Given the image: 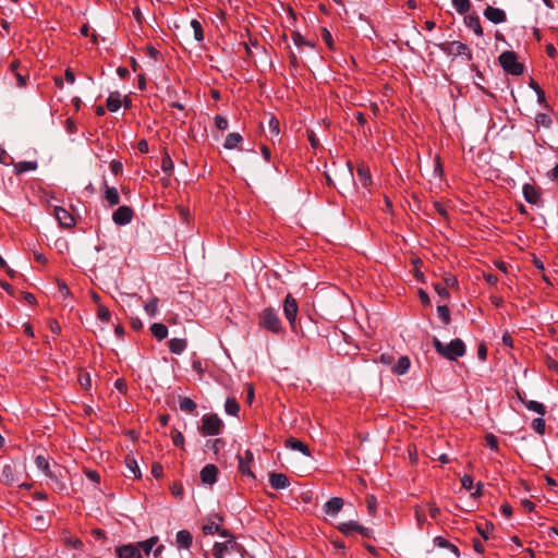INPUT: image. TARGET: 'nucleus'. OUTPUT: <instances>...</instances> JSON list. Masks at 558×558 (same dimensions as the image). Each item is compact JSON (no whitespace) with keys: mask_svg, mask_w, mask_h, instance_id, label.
<instances>
[{"mask_svg":"<svg viewBox=\"0 0 558 558\" xmlns=\"http://www.w3.org/2000/svg\"><path fill=\"white\" fill-rule=\"evenodd\" d=\"M452 4L460 14H465L471 9L470 0H452Z\"/></svg>","mask_w":558,"mask_h":558,"instance_id":"nucleus-36","label":"nucleus"},{"mask_svg":"<svg viewBox=\"0 0 558 558\" xmlns=\"http://www.w3.org/2000/svg\"><path fill=\"white\" fill-rule=\"evenodd\" d=\"M145 310L150 316H154L157 311V300L154 299L150 302H148L145 306Z\"/></svg>","mask_w":558,"mask_h":558,"instance_id":"nucleus-54","label":"nucleus"},{"mask_svg":"<svg viewBox=\"0 0 558 558\" xmlns=\"http://www.w3.org/2000/svg\"><path fill=\"white\" fill-rule=\"evenodd\" d=\"M221 522L222 518L218 514L209 517L207 522L203 525V533L206 535H211L219 532Z\"/></svg>","mask_w":558,"mask_h":558,"instance_id":"nucleus-14","label":"nucleus"},{"mask_svg":"<svg viewBox=\"0 0 558 558\" xmlns=\"http://www.w3.org/2000/svg\"><path fill=\"white\" fill-rule=\"evenodd\" d=\"M292 39L298 47H301L303 45L312 46L311 43L306 41L300 33H293Z\"/></svg>","mask_w":558,"mask_h":558,"instance_id":"nucleus-49","label":"nucleus"},{"mask_svg":"<svg viewBox=\"0 0 558 558\" xmlns=\"http://www.w3.org/2000/svg\"><path fill=\"white\" fill-rule=\"evenodd\" d=\"M158 543V537L157 536H153L148 539H145V541H142V542H137V543H133L134 545L137 546V548L141 549V554L144 553L146 556H148L154 547L156 546V544Z\"/></svg>","mask_w":558,"mask_h":558,"instance_id":"nucleus-24","label":"nucleus"},{"mask_svg":"<svg viewBox=\"0 0 558 558\" xmlns=\"http://www.w3.org/2000/svg\"><path fill=\"white\" fill-rule=\"evenodd\" d=\"M298 313L299 305L296 300L291 294H288L283 301V314L293 331H296Z\"/></svg>","mask_w":558,"mask_h":558,"instance_id":"nucleus-7","label":"nucleus"},{"mask_svg":"<svg viewBox=\"0 0 558 558\" xmlns=\"http://www.w3.org/2000/svg\"><path fill=\"white\" fill-rule=\"evenodd\" d=\"M222 427H223V423L218 417L217 414L204 415L202 417L201 432L204 435H209V436L218 435V434H220Z\"/></svg>","mask_w":558,"mask_h":558,"instance_id":"nucleus-6","label":"nucleus"},{"mask_svg":"<svg viewBox=\"0 0 558 558\" xmlns=\"http://www.w3.org/2000/svg\"><path fill=\"white\" fill-rule=\"evenodd\" d=\"M499 63L511 75H521L524 71L523 64L518 62L517 54L513 51H504L499 56Z\"/></svg>","mask_w":558,"mask_h":558,"instance_id":"nucleus-3","label":"nucleus"},{"mask_svg":"<svg viewBox=\"0 0 558 558\" xmlns=\"http://www.w3.org/2000/svg\"><path fill=\"white\" fill-rule=\"evenodd\" d=\"M125 465L129 472L134 476V478H140L142 476L138 464L133 457L125 458Z\"/></svg>","mask_w":558,"mask_h":558,"instance_id":"nucleus-33","label":"nucleus"},{"mask_svg":"<svg viewBox=\"0 0 558 558\" xmlns=\"http://www.w3.org/2000/svg\"><path fill=\"white\" fill-rule=\"evenodd\" d=\"M434 544H435V546H437L439 548H447V549H449L457 558L460 557L459 548L456 545H453L450 542H448L442 536H436L434 538Z\"/></svg>","mask_w":558,"mask_h":558,"instance_id":"nucleus-26","label":"nucleus"},{"mask_svg":"<svg viewBox=\"0 0 558 558\" xmlns=\"http://www.w3.org/2000/svg\"><path fill=\"white\" fill-rule=\"evenodd\" d=\"M438 47L440 48L441 51H444L448 56H453V57L463 56V57H465V59L468 61L472 60V53H471L470 48L461 41L454 40V41H450V43H442V44H439Z\"/></svg>","mask_w":558,"mask_h":558,"instance_id":"nucleus-5","label":"nucleus"},{"mask_svg":"<svg viewBox=\"0 0 558 558\" xmlns=\"http://www.w3.org/2000/svg\"><path fill=\"white\" fill-rule=\"evenodd\" d=\"M150 331L157 340H163L168 336V328L161 323H155L150 326Z\"/></svg>","mask_w":558,"mask_h":558,"instance_id":"nucleus-29","label":"nucleus"},{"mask_svg":"<svg viewBox=\"0 0 558 558\" xmlns=\"http://www.w3.org/2000/svg\"><path fill=\"white\" fill-rule=\"evenodd\" d=\"M461 484L463 488L471 490L473 488V477L470 475H464L461 478Z\"/></svg>","mask_w":558,"mask_h":558,"instance_id":"nucleus-52","label":"nucleus"},{"mask_svg":"<svg viewBox=\"0 0 558 558\" xmlns=\"http://www.w3.org/2000/svg\"><path fill=\"white\" fill-rule=\"evenodd\" d=\"M105 199L109 206H116L120 203V195L114 186H109L107 181H104Z\"/></svg>","mask_w":558,"mask_h":558,"instance_id":"nucleus-19","label":"nucleus"},{"mask_svg":"<svg viewBox=\"0 0 558 558\" xmlns=\"http://www.w3.org/2000/svg\"><path fill=\"white\" fill-rule=\"evenodd\" d=\"M268 129L270 137H278L280 133V124L277 118L270 117L268 121Z\"/></svg>","mask_w":558,"mask_h":558,"instance_id":"nucleus-38","label":"nucleus"},{"mask_svg":"<svg viewBox=\"0 0 558 558\" xmlns=\"http://www.w3.org/2000/svg\"><path fill=\"white\" fill-rule=\"evenodd\" d=\"M241 545L236 543L235 538L226 539L225 542H217L213 548V556L215 558H229L233 554H238Z\"/></svg>","mask_w":558,"mask_h":558,"instance_id":"nucleus-4","label":"nucleus"},{"mask_svg":"<svg viewBox=\"0 0 558 558\" xmlns=\"http://www.w3.org/2000/svg\"><path fill=\"white\" fill-rule=\"evenodd\" d=\"M269 483L274 489H284L290 485L289 478L283 473H270Z\"/></svg>","mask_w":558,"mask_h":558,"instance_id":"nucleus-17","label":"nucleus"},{"mask_svg":"<svg viewBox=\"0 0 558 558\" xmlns=\"http://www.w3.org/2000/svg\"><path fill=\"white\" fill-rule=\"evenodd\" d=\"M114 387L122 393L126 392V383L124 381V379H117L114 383Z\"/></svg>","mask_w":558,"mask_h":558,"instance_id":"nucleus-59","label":"nucleus"},{"mask_svg":"<svg viewBox=\"0 0 558 558\" xmlns=\"http://www.w3.org/2000/svg\"><path fill=\"white\" fill-rule=\"evenodd\" d=\"M525 407L530 411H533V412H535V413H537L539 415H544L546 413L545 405L543 403L534 401V400L525 402Z\"/></svg>","mask_w":558,"mask_h":558,"instance_id":"nucleus-37","label":"nucleus"},{"mask_svg":"<svg viewBox=\"0 0 558 558\" xmlns=\"http://www.w3.org/2000/svg\"><path fill=\"white\" fill-rule=\"evenodd\" d=\"M110 169L113 174L118 175L119 173L122 172V163L118 160H112L110 162Z\"/></svg>","mask_w":558,"mask_h":558,"instance_id":"nucleus-55","label":"nucleus"},{"mask_svg":"<svg viewBox=\"0 0 558 558\" xmlns=\"http://www.w3.org/2000/svg\"><path fill=\"white\" fill-rule=\"evenodd\" d=\"M259 326L272 333H281L283 326L279 318L277 310L266 307L259 313Z\"/></svg>","mask_w":558,"mask_h":558,"instance_id":"nucleus-2","label":"nucleus"},{"mask_svg":"<svg viewBox=\"0 0 558 558\" xmlns=\"http://www.w3.org/2000/svg\"><path fill=\"white\" fill-rule=\"evenodd\" d=\"M477 356L481 361H485L487 357V348L484 343H481L477 348Z\"/></svg>","mask_w":558,"mask_h":558,"instance_id":"nucleus-58","label":"nucleus"},{"mask_svg":"<svg viewBox=\"0 0 558 558\" xmlns=\"http://www.w3.org/2000/svg\"><path fill=\"white\" fill-rule=\"evenodd\" d=\"M239 469L243 474L253 476L252 471L250 470L248 465L244 462V459L242 457H239Z\"/></svg>","mask_w":558,"mask_h":558,"instance_id":"nucleus-53","label":"nucleus"},{"mask_svg":"<svg viewBox=\"0 0 558 558\" xmlns=\"http://www.w3.org/2000/svg\"><path fill=\"white\" fill-rule=\"evenodd\" d=\"M500 511L506 518H510L512 514V508L509 504H502L500 507Z\"/></svg>","mask_w":558,"mask_h":558,"instance_id":"nucleus-61","label":"nucleus"},{"mask_svg":"<svg viewBox=\"0 0 558 558\" xmlns=\"http://www.w3.org/2000/svg\"><path fill=\"white\" fill-rule=\"evenodd\" d=\"M415 519H416V521H417V525H418L420 527H422V526H423V524H424V523H425V521H426L425 512H424L423 508H422V507H420V506H416V507H415Z\"/></svg>","mask_w":558,"mask_h":558,"instance_id":"nucleus-46","label":"nucleus"},{"mask_svg":"<svg viewBox=\"0 0 558 558\" xmlns=\"http://www.w3.org/2000/svg\"><path fill=\"white\" fill-rule=\"evenodd\" d=\"M215 125L218 130L225 131L229 126L228 120L222 116H216L215 117Z\"/></svg>","mask_w":558,"mask_h":558,"instance_id":"nucleus-47","label":"nucleus"},{"mask_svg":"<svg viewBox=\"0 0 558 558\" xmlns=\"http://www.w3.org/2000/svg\"><path fill=\"white\" fill-rule=\"evenodd\" d=\"M522 192L524 199L532 205H536L541 199L539 192L532 184H524Z\"/></svg>","mask_w":558,"mask_h":558,"instance_id":"nucleus-18","label":"nucleus"},{"mask_svg":"<svg viewBox=\"0 0 558 558\" xmlns=\"http://www.w3.org/2000/svg\"><path fill=\"white\" fill-rule=\"evenodd\" d=\"M14 169L16 173H24L26 171H32L37 169L36 161H20L14 165Z\"/></svg>","mask_w":558,"mask_h":558,"instance_id":"nucleus-35","label":"nucleus"},{"mask_svg":"<svg viewBox=\"0 0 558 558\" xmlns=\"http://www.w3.org/2000/svg\"><path fill=\"white\" fill-rule=\"evenodd\" d=\"M411 366V361L408 356H400L397 364L392 366V372L397 375L405 374Z\"/></svg>","mask_w":558,"mask_h":558,"instance_id":"nucleus-27","label":"nucleus"},{"mask_svg":"<svg viewBox=\"0 0 558 558\" xmlns=\"http://www.w3.org/2000/svg\"><path fill=\"white\" fill-rule=\"evenodd\" d=\"M187 348V340L183 338H172L169 341V350L173 354H181Z\"/></svg>","mask_w":558,"mask_h":558,"instance_id":"nucleus-23","label":"nucleus"},{"mask_svg":"<svg viewBox=\"0 0 558 558\" xmlns=\"http://www.w3.org/2000/svg\"><path fill=\"white\" fill-rule=\"evenodd\" d=\"M444 281L447 287L453 288V287L458 286L457 278L450 274L446 275V277L444 278Z\"/></svg>","mask_w":558,"mask_h":558,"instance_id":"nucleus-57","label":"nucleus"},{"mask_svg":"<svg viewBox=\"0 0 558 558\" xmlns=\"http://www.w3.org/2000/svg\"><path fill=\"white\" fill-rule=\"evenodd\" d=\"M246 556H248V553L241 546L239 553L233 554L229 558H247Z\"/></svg>","mask_w":558,"mask_h":558,"instance_id":"nucleus-64","label":"nucleus"},{"mask_svg":"<svg viewBox=\"0 0 558 558\" xmlns=\"http://www.w3.org/2000/svg\"><path fill=\"white\" fill-rule=\"evenodd\" d=\"M35 464L40 471H43L45 473V475L47 477H49L53 482V484H54L53 488L56 490L64 489V484L61 481H59V474H57L54 471L50 470L49 462L44 456H40V454L37 456L35 459Z\"/></svg>","mask_w":558,"mask_h":558,"instance_id":"nucleus-8","label":"nucleus"},{"mask_svg":"<svg viewBox=\"0 0 558 558\" xmlns=\"http://www.w3.org/2000/svg\"><path fill=\"white\" fill-rule=\"evenodd\" d=\"M78 381H80L81 386L84 389H88L90 387V376H89V374H81L78 376Z\"/></svg>","mask_w":558,"mask_h":558,"instance_id":"nucleus-51","label":"nucleus"},{"mask_svg":"<svg viewBox=\"0 0 558 558\" xmlns=\"http://www.w3.org/2000/svg\"><path fill=\"white\" fill-rule=\"evenodd\" d=\"M177 546L179 548L189 549L193 543V536L187 530H181L177 533Z\"/></svg>","mask_w":558,"mask_h":558,"instance_id":"nucleus-21","label":"nucleus"},{"mask_svg":"<svg viewBox=\"0 0 558 558\" xmlns=\"http://www.w3.org/2000/svg\"><path fill=\"white\" fill-rule=\"evenodd\" d=\"M121 104L122 102H121L120 93L119 92L110 93V95L108 96L107 101H106L107 109L110 112H116L120 109Z\"/></svg>","mask_w":558,"mask_h":558,"instance_id":"nucleus-25","label":"nucleus"},{"mask_svg":"<svg viewBox=\"0 0 558 558\" xmlns=\"http://www.w3.org/2000/svg\"><path fill=\"white\" fill-rule=\"evenodd\" d=\"M65 81L70 84H73L75 82V75L71 69H66L64 72Z\"/></svg>","mask_w":558,"mask_h":558,"instance_id":"nucleus-63","label":"nucleus"},{"mask_svg":"<svg viewBox=\"0 0 558 558\" xmlns=\"http://www.w3.org/2000/svg\"><path fill=\"white\" fill-rule=\"evenodd\" d=\"M179 408L183 412L192 413L196 409V403L189 397H180Z\"/></svg>","mask_w":558,"mask_h":558,"instance_id":"nucleus-32","label":"nucleus"},{"mask_svg":"<svg viewBox=\"0 0 558 558\" xmlns=\"http://www.w3.org/2000/svg\"><path fill=\"white\" fill-rule=\"evenodd\" d=\"M343 499L340 497H332L324 505V511L326 514L335 515L343 508Z\"/></svg>","mask_w":558,"mask_h":558,"instance_id":"nucleus-16","label":"nucleus"},{"mask_svg":"<svg viewBox=\"0 0 558 558\" xmlns=\"http://www.w3.org/2000/svg\"><path fill=\"white\" fill-rule=\"evenodd\" d=\"M54 215L62 227L70 228L74 225V219L72 215L64 208L56 207Z\"/></svg>","mask_w":558,"mask_h":558,"instance_id":"nucleus-20","label":"nucleus"},{"mask_svg":"<svg viewBox=\"0 0 558 558\" xmlns=\"http://www.w3.org/2000/svg\"><path fill=\"white\" fill-rule=\"evenodd\" d=\"M117 558H143L141 549L133 543L116 547Z\"/></svg>","mask_w":558,"mask_h":558,"instance_id":"nucleus-11","label":"nucleus"},{"mask_svg":"<svg viewBox=\"0 0 558 558\" xmlns=\"http://www.w3.org/2000/svg\"><path fill=\"white\" fill-rule=\"evenodd\" d=\"M161 169L163 172L170 173L173 170V161L169 155H166L161 161Z\"/></svg>","mask_w":558,"mask_h":558,"instance_id":"nucleus-45","label":"nucleus"},{"mask_svg":"<svg viewBox=\"0 0 558 558\" xmlns=\"http://www.w3.org/2000/svg\"><path fill=\"white\" fill-rule=\"evenodd\" d=\"M97 317L104 322V323H108L110 320V317H111V314H110V311L104 306V305H100L98 307V311H97Z\"/></svg>","mask_w":558,"mask_h":558,"instance_id":"nucleus-43","label":"nucleus"},{"mask_svg":"<svg viewBox=\"0 0 558 558\" xmlns=\"http://www.w3.org/2000/svg\"><path fill=\"white\" fill-rule=\"evenodd\" d=\"M485 441H486V445L492 449V450H495V451H498L499 447H498V440H497V437L489 433L485 436Z\"/></svg>","mask_w":558,"mask_h":558,"instance_id":"nucleus-44","label":"nucleus"},{"mask_svg":"<svg viewBox=\"0 0 558 558\" xmlns=\"http://www.w3.org/2000/svg\"><path fill=\"white\" fill-rule=\"evenodd\" d=\"M286 447L290 448L292 450H299L304 456H310V449L308 446L305 445L303 441L299 440L298 438L290 437L286 440Z\"/></svg>","mask_w":558,"mask_h":558,"instance_id":"nucleus-22","label":"nucleus"},{"mask_svg":"<svg viewBox=\"0 0 558 558\" xmlns=\"http://www.w3.org/2000/svg\"><path fill=\"white\" fill-rule=\"evenodd\" d=\"M225 411L229 415L236 416L240 412V404L235 398H227L225 403Z\"/></svg>","mask_w":558,"mask_h":558,"instance_id":"nucleus-31","label":"nucleus"},{"mask_svg":"<svg viewBox=\"0 0 558 558\" xmlns=\"http://www.w3.org/2000/svg\"><path fill=\"white\" fill-rule=\"evenodd\" d=\"M531 87L535 90V94H537V100L539 104H545V93L544 90L539 87V85L532 81L531 83Z\"/></svg>","mask_w":558,"mask_h":558,"instance_id":"nucleus-48","label":"nucleus"},{"mask_svg":"<svg viewBox=\"0 0 558 558\" xmlns=\"http://www.w3.org/2000/svg\"><path fill=\"white\" fill-rule=\"evenodd\" d=\"M532 428L539 435L545 433L546 422L542 417H536L532 421Z\"/></svg>","mask_w":558,"mask_h":558,"instance_id":"nucleus-40","label":"nucleus"},{"mask_svg":"<svg viewBox=\"0 0 558 558\" xmlns=\"http://www.w3.org/2000/svg\"><path fill=\"white\" fill-rule=\"evenodd\" d=\"M201 480L204 484L213 485L217 481L218 469L215 464H206L201 471Z\"/></svg>","mask_w":558,"mask_h":558,"instance_id":"nucleus-13","label":"nucleus"},{"mask_svg":"<svg viewBox=\"0 0 558 558\" xmlns=\"http://www.w3.org/2000/svg\"><path fill=\"white\" fill-rule=\"evenodd\" d=\"M535 122L538 126L549 128L551 125V119L546 113H537Z\"/></svg>","mask_w":558,"mask_h":558,"instance_id":"nucleus-41","label":"nucleus"},{"mask_svg":"<svg viewBox=\"0 0 558 558\" xmlns=\"http://www.w3.org/2000/svg\"><path fill=\"white\" fill-rule=\"evenodd\" d=\"M429 514L433 519H437L440 514V509L436 505L429 504Z\"/></svg>","mask_w":558,"mask_h":558,"instance_id":"nucleus-62","label":"nucleus"},{"mask_svg":"<svg viewBox=\"0 0 558 558\" xmlns=\"http://www.w3.org/2000/svg\"><path fill=\"white\" fill-rule=\"evenodd\" d=\"M484 16L494 24H500L506 22V12L499 8L487 5L484 10Z\"/></svg>","mask_w":558,"mask_h":558,"instance_id":"nucleus-12","label":"nucleus"},{"mask_svg":"<svg viewBox=\"0 0 558 558\" xmlns=\"http://www.w3.org/2000/svg\"><path fill=\"white\" fill-rule=\"evenodd\" d=\"M437 313L444 324L448 325L450 323V312L447 305H439Z\"/></svg>","mask_w":558,"mask_h":558,"instance_id":"nucleus-42","label":"nucleus"},{"mask_svg":"<svg viewBox=\"0 0 558 558\" xmlns=\"http://www.w3.org/2000/svg\"><path fill=\"white\" fill-rule=\"evenodd\" d=\"M465 24L477 36H483V28H482V25H481L480 17L477 15H468V16H465Z\"/></svg>","mask_w":558,"mask_h":558,"instance_id":"nucleus-28","label":"nucleus"},{"mask_svg":"<svg viewBox=\"0 0 558 558\" xmlns=\"http://www.w3.org/2000/svg\"><path fill=\"white\" fill-rule=\"evenodd\" d=\"M172 441L175 446L181 447L184 444V437L180 432H175L172 435Z\"/></svg>","mask_w":558,"mask_h":558,"instance_id":"nucleus-56","label":"nucleus"},{"mask_svg":"<svg viewBox=\"0 0 558 558\" xmlns=\"http://www.w3.org/2000/svg\"><path fill=\"white\" fill-rule=\"evenodd\" d=\"M16 77V84L19 87H24L26 85V75L21 74L20 72L14 73Z\"/></svg>","mask_w":558,"mask_h":558,"instance_id":"nucleus-60","label":"nucleus"},{"mask_svg":"<svg viewBox=\"0 0 558 558\" xmlns=\"http://www.w3.org/2000/svg\"><path fill=\"white\" fill-rule=\"evenodd\" d=\"M434 289L437 292V294L439 296H441L442 299H448L449 298V293L447 291V288L444 287L441 283H435L434 284Z\"/></svg>","mask_w":558,"mask_h":558,"instance_id":"nucleus-50","label":"nucleus"},{"mask_svg":"<svg viewBox=\"0 0 558 558\" xmlns=\"http://www.w3.org/2000/svg\"><path fill=\"white\" fill-rule=\"evenodd\" d=\"M242 136L239 133H230L227 135L226 141L223 143V147L226 149H233L238 147V145L242 142Z\"/></svg>","mask_w":558,"mask_h":558,"instance_id":"nucleus-30","label":"nucleus"},{"mask_svg":"<svg viewBox=\"0 0 558 558\" xmlns=\"http://www.w3.org/2000/svg\"><path fill=\"white\" fill-rule=\"evenodd\" d=\"M433 344L438 354L450 361H457L465 354L464 342L457 338L451 340L448 344L442 343L438 338H434Z\"/></svg>","mask_w":558,"mask_h":558,"instance_id":"nucleus-1","label":"nucleus"},{"mask_svg":"<svg viewBox=\"0 0 558 558\" xmlns=\"http://www.w3.org/2000/svg\"><path fill=\"white\" fill-rule=\"evenodd\" d=\"M356 175L363 187H368L372 184V177L369 168L366 163L361 162L356 168Z\"/></svg>","mask_w":558,"mask_h":558,"instance_id":"nucleus-15","label":"nucleus"},{"mask_svg":"<svg viewBox=\"0 0 558 558\" xmlns=\"http://www.w3.org/2000/svg\"><path fill=\"white\" fill-rule=\"evenodd\" d=\"M191 27L193 28V32H194V38L199 43L203 41L204 40V32H203L201 22L195 19L192 20Z\"/></svg>","mask_w":558,"mask_h":558,"instance_id":"nucleus-39","label":"nucleus"},{"mask_svg":"<svg viewBox=\"0 0 558 558\" xmlns=\"http://www.w3.org/2000/svg\"><path fill=\"white\" fill-rule=\"evenodd\" d=\"M338 530L345 536H352L354 533H359L364 537H371L373 534L371 529L361 525L356 521L342 522L338 525Z\"/></svg>","mask_w":558,"mask_h":558,"instance_id":"nucleus-9","label":"nucleus"},{"mask_svg":"<svg viewBox=\"0 0 558 558\" xmlns=\"http://www.w3.org/2000/svg\"><path fill=\"white\" fill-rule=\"evenodd\" d=\"M134 211L129 206H120L112 214V220L118 226H125L132 221Z\"/></svg>","mask_w":558,"mask_h":558,"instance_id":"nucleus-10","label":"nucleus"},{"mask_svg":"<svg viewBox=\"0 0 558 558\" xmlns=\"http://www.w3.org/2000/svg\"><path fill=\"white\" fill-rule=\"evenodd\" d=\"M1 478L7 484H13L15 482L14 480V468L10 464H4L1 469Z\"/></svg>","mask_w":558,"mask_h":558,"instance_id":"nucleus-34","label":"nucleus"}]
</instances>
